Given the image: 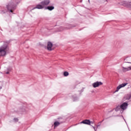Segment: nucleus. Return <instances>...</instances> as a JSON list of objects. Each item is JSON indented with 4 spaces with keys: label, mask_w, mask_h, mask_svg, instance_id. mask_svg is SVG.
I'll return each instance as SVG.
<instances>
[{
    "label": "nucleus",
    "mask_w": 131,
    "mask_h": 131,
    "mask_svg": "<svg viewBox=\"0 0 131 131\" xmlns=\"http://www.w3.org/2000/svg\"><path fill=\"white\" fill-rule=\"evenodd\" d=\"M9 43H10V41H7L6 42H4V44L0 48V56H5L6 54H7V51L9 50Z\"/></svg>",
    "instance_id": "1"
},
{
    "label": "nucleus",
    "mask_w": 131,
    "mask_h": 131,
    "mask_svg": "<svg viewBox=\"0 0 131 131\" xmlns=\"http://www.w3.org/2000/svg\"><path fill=\"white\" fill-rule=\"evenodd\" d=\"M17 6L14 4L13 3H9L8 5H7V9L10 13H13V11L16 10Z\"/></svg>",
    "instance_id": "2"
},
{
    "label": "nucleus",
    "mask_w": 131,
    "mask_h": 131,
    "mask_svg": "<svg viewBox=\"0 0 131 131\" xmlns=\"http://www.w3.org/2000/svg\"><path fill=\"white\" fill-rule=\"evenodd\" d=\"M20 105L17 112H25L26 111V105H27V103L25 102L20 104Z\"/></svg>",
    "instance_id": "3"
},
{
    "label": "nucleus",
    "mask_w": 131,
    "mask_h": 131,
    "mask_svg": "<svg viewBox=\"0 0 131 131\" xmlns=\"http://www.w3.org/2000/svg\"><path fill=\"white\" fill-rule=\"evenodd\" d=\"M51 3L50 0H43L40 2V5H42L43 7H46V6H49Z\"/></svg>",
    "instance_id": "4"
},
{
    "label": "nucleus",
    "mask_w": 131,
    "mask_h": 131,
    "mask_svg": "<svg viewBox=\"0 0 131 131\" xmlns=\"http://www.w3.org/2000/svg\"><path fill=\"white\" fill-rule=\"evenodd\" d=\"M126 85H127V83H123L120 84L119 86L117 87L116 90L115 91V93L118 92V91H119L120 89H121L122 88H124V86H126Z\"/></svg>",
    "instance_id": "5"
},
{
    "label": "nucleus",
    "mask_w": 131,
    "mask_h": 131,
    "mask_svg": "<svg viewBox=\"0 0 131 131\" xmlns=\"http://www.w3.org/2000/svg\"><path fill=\"white\" fill-rule=\"evenodd\" d=\"M103 84V82L101 81H97L93 83L92 85L93 88H98V86H100V85H102Z\"/></svg>",
    "instance_id": "6"
},
{
    "label": "nucleus",
    "mask_w": 131,
    "mask_h": 131,
    "mask_svg": "<svg viewBox=\"0 0 131 131\" xmlns=\"http://www.w3.org/2000/svg\"><path fill=\"white\" fill-rule=\"evenodd\" d=\"M121 109L122 110H126L127 109V106H128V104L127 102H123L122 104L120 105Z\"/></svg>",
    "instance_id": "7"
},
{
    "label": "nucleus",
    "mask_w": 131,
    "mask_h": 131,
    "mask_svg": "<svg viewBox=\"0 0 131 131\" xmlns=\"http://www.w3.org/2000/svg\"><path fill=\"white\" fill-rule=\"evenodd\" d=\"M45 8L41 4H37L36 7H34L33 9H32V11H33V10H35V9H38V10H41Z\"/></svg>",
    "instance_id": "8"
},
{
    "label": "nucleus",
    "mask_w": 131,
    "mask_h": 131,
    "mask_svg": "<svg viewBox=\"0 0 131 131\" xmlns=\"http://www.w3.org/2000/svg\"><path fill=\"white\" fill-rule=\"evenodd\" d=\"M52 48H53V43L51 41H48L47 43V50L48 51H53Z\"/></svg>",
    "instance_id": "9"
},
{
    "label": "nucleus",
    "mask_w": 131,
    "mask_h": 131,
    "mask_svg": "<svg viewBox=\"0 0 131 131\" xmlns=\"http://www.w3.org/2000/svg\"><path fill=\"white\" fill-rule=\"evenodd\" d=\"M80 123H83V124H87L88 125H92L91 124V120L88 119L83 120L80 122Z\"/></svg>",
    "instance_id": "10"
},
{
    "label": "nucleus",
    "mask_w": 131,
    "mask_h": 131,
    "mask_svg": "<svg viewBox=\"0 0 131 131\" xmlns=\"http://www.w3.org/2000/svg\"><path fill=\"white\" fill-rule=\"evenodd\" d=\"M55 9V7L53 6H48L46 7L45 10H48L49 11H53Z\"/></svg>",
    "instance_id": "11"
},
{
    "label": "nucleus",
    "mask_w": 131,
    "mask_h": 131,
    "mask_svg": "<svg viewBox=\"0 0 131 131\" xmlns=\"http://www.w3.org/2000/svg\"><path fill=\"white\" fill-rule=\"evenodd\" d=\"M122 69L123 72H126V71H129V70H131V66L127 68L122 67Z\"/></svg>",
    "instance_id": "12"
},
{
    "label": "nucleus",
    "mask_w": 131,
    "mask_h": 131,
    "mask_svg": "<svg viewBox=\"0 0 131 131\" xmlns=\"http://www.w3.org/2000/svg\"><path fill=\"white\" fill-rule=\"evenodd\" d=\"M72 27H75V26L71 24H67V27H66L65 29H70V28H72Z\"/></svg>",
    "instance_id": "13"
},
{
    "label": "nucleus",
    "mask_w": 131,
    "mask_h": 131,
    "mask_svg": "<svg viewBox=\"0 0 131 131\" xmlns=\"http://www.w3.org/2000/svg\"><path fill=\"white\" fill-rule=\"evenodd\" d=\"M60 123H61V122H60L55 121L54 123V127H57V126H58V125H60Z\"/></svg>",
    "instance_id": "14"
},
{
    "label": "nucleus",
    "mask_w": 131,
    "mask_h": 131,
    "mask_svg": "<svg viewBox=\"0 0 131 131\" xmlns=\"http://www.w3.org/2000/svg\"><path fill=\"white\" fill-rule=\"evenodd\" d=\"M120 109H121V106L120 105H118L116 107V108H115V110L117 112V111H119Z\"/></svg>",
    "instance_id": "15"
},
{
    "label": "nucleus",
    "mask_w": 131,
    "mask_h": 131,
    "mask_svg": "<svg viewBox=\"0 0 131 131\" xmlns=\"http://www.w3.org/2000/svg\"><path fill=\"white\" fill-rule=\"evenodd\" d=\"M64 27H59V29L57 31V32H60L61 31H63V30H64Z\"/></svg>",
    "instance_id": "16"
},
{
    "label": "nucleus",
    "mask_w": 131,
    "mask_h": 131,
    "mask_svg": "<svg viewBox=\"0 0 131 131\" xmlns=\"http://www.w3.org/2000/svg\"><path fill=\"white\" fill-rule=\"evenodd\" d=\"M69 75V73L67 71L64 72H63V76L65 77H67Z\"/></svg>",
    "instance_id": "17"
},
{
    "label": "nucleus",
    "mask_w": 131,
    "mask_h": 131,
    "mask_svg": "<svg viewBox=\"0 0 131 131\" xmlns=\"http://www.w3.org/2000/svg\"><path fill=\"white\" fill-rule=\"evenodd\" d=\"M73 101L74 102H76V101H78V97H73Z\"/></svg>",
    "instance_id": "18"
},
{
    "label": "nucleus",
    "mask_w": 131,
    "mask_h": 131,
    "mask_svg": "<svg viewBox=\"0 0 131 131\" xmlns=\"http://www.w3.org/2000/svg\"><path fill=\"white\" fill-rule=\"evenodd\" d=\"M103 121H104V120H103L101 122H99V124L97 125L96 126L97 128H98V127H99V126L101 125V123L103 122Z\"/></svg>",
    "instance_id": "19"
},
{
    "label": "nucleus",
    "mask_w": 131,
    "mask_h": 131,
    "mask_svg": "<svg viewBox=\"0 0 131 131\" xmlns=\"http://www.w3.org/2000/svg\"><path fill=\"white\" fill-rule=\"evenodd\" d=\"M130 99H131V94H129L128 96V97L126 98V100H130Z\"/></svg>",
    "instance_id": "20"
},
{
    "label": "nucleus",
    "mask_w": 131,
    "mask_h": 131,
    "mask_svg": "<svg viewBox=\"0 0 131 131\" xmlns=\"http://www.w3.org/2000/svg\"><path fill=\"white\" fill-rule=\"evenodd\" d=\"M13 120H14V121H15V122H18L19 120L17 118H14Z\"/></svg>",
    "instance_id": "21"
},
{
    "label": "nucleus",
    "mask_w": 131,
    "mask_h": 131,
    "mask_svg": "<svg viewBox=\"0 0 131 131\" xmlns=\"http://www.w3.org/2000/svg\"><path fill=\"white\" fill-rule=\"evenodd\" d=\"M121 116L122 117L123 119L124 120L125 123L126 124L127 126H128L127 123H126V121H125V119H124V117H123V116L122 115Z\"/></svg>",
    "instance_id": "22"
},
{
    "label": "nucleus",
    "mask_w": 131,
    "mask_h": 131,
    "mask_svg": "<svg viewBox=\"0 0 131 131\" xmlns=\"http://www.w3.org/2000/svg\"><path fill=\"white\" fill-rule=\"evenodd\" d=\"M91 126H92L93 128H94V129H96V127L95 126H94L93 125H91Z\"/></svg>",
    "instance_id": "23"
},
{
    "label": "nucleus",
    "mask_w": 131,
    "mask_h": 131,
    "mask_svg": "<svg viewBox=\"0 0 131 131\" xmlns=\"http://www.w3.org/2000/svg\"><path fill=\"white\" fill-rule=\"evenodd\" d=\"M94 121H91V124H94Z\"/></svg>",
    "instance_id": "24"
},
{
    "label": "nucleus",
    "mask_w": 131,
    "mask_h": 131,
    "mask_svg": "<svg viewBox=\"0 0 131 131\" xmlns=\"http://www.w3.org/2000/svg\"><path fill=\"white\" fill-rule=\"evenodd\" d=\"M83 92V89H82L81 91H80V93H82Z\"/></svg>",
    "instance_id": "25"
},
{
    "label": "nucleus",
    "mask_w": 131,
    "mask_h": 131,
    "mask_svg": "<svg viewBox=\"0 0 131 131\" xmlns=\"http://www.w3.org/2000/svg\"><path fill=\"white\" fill-rule=\"evenodd\" d=\"M10 74V72H6V74Z\"/></svg>",
    "instance_id": "26"
},
{
    "label": "nucleus",
    "mask_w": 131,
    "mask_h": 131,
    "mask_svg": "<svg viewBox=\"0 0 131 131\" xmlns=\"http://www.w3.org/2000/svg\"><path fill=\"white\" fill-rule=\"evenodd\" d=\"M2 89H3L2 86H0V90H2Z\"/></svg>",
    "instance_id": "27"
},
{
    "label": "nucleus",
    "mask_w": 131,
    "mask_h": 131,
    "mask_svg": "<svg viewBox=\"0 0 131 131\" xmlns=\"http://www.w3.org/2000/svg\"><path fill=\"white\" fill-rule=\"evenodd\" d=\"M126 63H128L129 64H131V62H126Z\"/></svg>",
    "instance_id": "28"
},
{
    "label": "nucleus",
    "mask_w": 131,
    "mask_h": 131,
    "mask_svg": "<svg viewBox=\"0 0 131 131\" xmlns=\"http://www.w3.org/2000/svg\"><path fill=\"white\" fill-rule=\"evenodd\" d=\"M97 128H95V129H94V130H95V131H97Z\"/></svg>",
    "instance_id": "29"
},
{
    "label": "nucleus",
    "mask_w": 131,
    "mask_h": 131,
    "mask_svg": "<svg viewBox=\"0 0 131 131\" xmlns=\"http://www.w3.org/2000/svg\"><path fill=\"white\" fill-rule=\"evenodd\" d=\"M89 1V3H90V0H88Z\"/></svg>",
    "instance_id": "30"
},
{
    "label": "nucleus",
    "mask_w": 131,
    "mask_h": 131,
    "mask_svg": "<svg viewBox=\"0 0 131 131\" xmlns=\"http://www.w3.org/2000/svg\"><path fill=\"white\" fill-rule=\"evenodd\" d=\"M24 27V26H23V27Z\"/></svg>",
    "instance_id": "31"
}]
</instances>
